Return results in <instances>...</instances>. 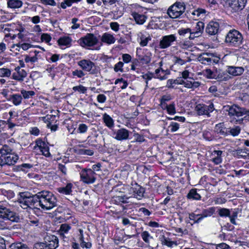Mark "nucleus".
Listing matches in <instances>:
<instances>
[{"instance_id": "f257e3e1", "label": "nucleus", "mask_w": 249, "mask_h": 249, "mask_svg": "<svg viewBox=\"0 0 249 249\" xmlns=\"http://www.w3.org/2000/svg\"><path fill=\"white\" fill-rule=\"evenodd\" d=\"M38 206L44 210H50L57 205L55 196L51 192L42 191L38 193Z\"/></svg>"}, {"instance_id": "f03ea898", "label": "nucleus", "mask_w": 249, "mask_h": 249, "mask_svg": "<svg viewBox=\"0 0 249 249\" xmlns=\"http://www.w3.org/2000/svg\"><path fill=\"white\" fill-rule=\"evenodd\" d=\"M0 164L1 165H13L18 159V156L7 145H3L0 149Z\"/></svg>"}, {"instance_id": "7ed1b4c3", "label": "nucleus", "mask_w": 249, "mask_h": 249, "mask_svg": "<svg viewBox=\"0 0 249 249\" xmlns=\"http://www.w3.org/2000/svg\"><path fill=\"white\" fill-rule=\"evenodd\" d=\"M38 193L32 195L28 192H23L20 193V198L18 199V202L20 206L24 209L28 208H37L38 206Z\"/></svg>"}, {"instance_id": "20e7f679", "label": "nucleus", "mask_w": 249, "mask_h": 249, "mask_svg": "<svg viewBox=\"0 0 249 249\" xmlns=\"http://www.w3.org/2000/svg\"><path fill=\"white\" fill-rule=\"evenodd\" d=\"M243 39V36L238 31L232 29L226 36L225 42L229 46L238 47L242 44Z\"/></svg>"}, {"instance_id": "39448f33", "label": "nucleus", "mask_w": 249, "mask_h": 249, "mask_svg": "<svg viewBox=\"0 0 249 249\" xmlns=\"http://www.w3.org/2000/svg\"><path fill=\"white\" fill-rule=\"evenodd\" d=\"M226 108V110L228 111L230 116H236L237 117L244 116V119L249 120V110L236 105L228 106Z\"/></svg>"}, {"instance_id": "423d86ee", "label": "nucleus", "mask_w": 249, "mask_h": 249, "mask_svg": "<svg viewBox=\"0 0 249 249\" xmlns=\"http://www.w3.org/2000/svg\"><path fill=\"white\" fill-rule=\"evenodd\" d=\"M197 59L202 64L209 65L218 63L220 58L213 53H203L198 56Z\"/></svg>"}, {"instance_id": "0eeeda50", "label": "nucleus", "mask_w": 249, "mask_h": 249, "mask_svg": "<svg viewBox=\"0 0 249 249\" xmlns=\"http://www.w3.org/2000/svg\"><path fill=\"white\" fill-rule=\"evenodd\" d=\"M185 6L183 3L176 2L171 6L167 10V14L172 18L180 17L185 12Z\"/></svg>"}, {"instance_id": "6e6552de", "label": "nucleus", "mask_w": 249, "mask_h": 249, "mask_svg": "<svg viewBox=\"0 0 249 249\" xmlns=\"http://www.w3.org/2000/svg\"><path fill=\"white\" fill-rule=\"evenodd\" d=\"M0 216L6 218L12 222H18L20 220V217L18 213L12 211L9 208L0 205Z\"/></svg>"}, {"instance_id": "1a4fd4ad", "label": "nucleus", "mask_w": 249, "mask_h": 249, "mask_svg": "<svg viewBox=\"0 0 249 249\" xmlns=\"http://www.w3.org/2000/svg\"><path fill=\"white\" fill-rule=\"evenodd\" d=\"M98 39L93 34H87L84 37L79 40V44L82 47H91L96 45Z\"/></svg>"}, {"instance_id": "9d476101", "label": "nucleus", "mask_w": 249, "mask_h": 249, "mask_svg": "<svg viewBox=\"0 0 249 249\" xmlns=\"http://www.w3.org/2000/svg\"><path fill=\"white\" fill-rule=\"evenodd\" d=\"M95 172L91 169H84L81 173V179L88 184L93 183L95 180Z\"/></svg>"}, {"instance_id": "9b49d317", "label": "nucleus", "mask_w": 249, "mask_h": 249, "mask_svg": "<svg viewBox=\"0 0 249 249\" xmlns=\"http://www.w3.org/2000/svg\"><path fill=\"white\" fill-rule=\"evenodd\" d=\"M44 240V242L42 243L49 249H56L58 247V239L54 235H47Z\"/></svg>"}, {"instance_id": "f8f14e48", "label": "nucleus", "mask_w": 249, "mask_h": 249, "mask_svg": "<svg viewBox=\"0 0 249 249\" xmlns=\"http://www.w3.org/2000/svg\"><path fill=\"white\" fill-rule=\"evenodd\" d=\"M176 40V37L174 35H170L162 36L160 41L159 47L160 49H166L172 44Z\"/></svg>"}, {"instance_id": "ddd939ff", "label": "nucleus", "mask_w": 249, "mask_h": 249, "mask_svg": "<svg viewBox=\"0 0 249 249\" xmlns=\"http://www.w3.org/2000/svg\"><path fill=\"white\" fill-rule=\"evenodd\" d=\"M247 0H230L229 5L234 12L241 11L245 6Z\"/></svg>"}, {"instance_id": "4468645a", "label": "nucleus", "mask_w": 249, "mask_h": 249, "mask_svg": "<svg viewBox=\"0 0 249 249\" xmlns=\"http://www.w3.org/2000/svg\"><path fill=\"white\" fill-rule=\"evenodd\" d=\"M219 28V25L218 22L211 21L207 25L205 31L209 35H215L218 32Z\"/></svg>"}, {"instance_id": "2eb2a0df", "label": "nucleus", "mask_w": 249, "mask_h": 249, "mask_svg": "<svg viewBox=\"0 0 249 249\" xmlns=\"http://www.w3.org/2000/svg\"><path fill=\"white\" fill-rule=\"evenodd\" d=\"M78 65L86 71H90L94 66V64L89 60L83 59L78 62Z\"/></svg>"}, {"instance_id": "dca6fc26", "label": "nucleus", "mask_w": 249, "mask_h": 249, "mask_svg": "<svg viewBox=\"0 0 249 249\" xmlns=\"http://www.w3.org/2000/svg\"><path fill=\"white\" fill-rule=\"evenodd\" d=\"M71 229V226L70 224L67 223L62 224L58 231L61 237L63 239L68 238V233Z\"/></svg>"}, {"instance_id": "f3484780", "label": "nucleus", "mask_w": 249, "mask_h": 249, "mask_svg": "<svg viewBox=\"0 0 249 249\" xmlns=\"http://www.w3.org/2000/svg\"><path fill=\"white\" fill-rule=\"evenodd\" d=\"M227 72L234 76L241 75L244 71V69L242 67L229 66Z\"/></svg>"}, {"instance_id": "a211bd4d", "label": "nucleus", "mask_w": 249, "mask_h": 249, "mask_svg": "<svg viewBox=\"0 0 249 249\" xmlns=\"http://www.w3.org/2000/svg\"><path fill=\"white\" fill-rule=\"evenodd\" d=\"M131 191L135 197L140 199L143 196L144 189L136 184L135 186L131 188Z\"/></svg>"}, {"instance_id": "6ab92c4d", "label": "nucleus", "mask_w": 249, "mask_h": 249, "mask_svg": "<svg viewBox=\"0 0 249 249\" xmlns=\"http://www.w3.org/2000/svg\"><path fill=\"white\" fill-rule=\"evenodd\" d=\"M128 131L125 129L122 128L117 131L115 139L118 140H126L128 138Z\"/></svg>"}, {"instance_id": "aec40b11", "label": "nucleus", "mask_w": 249, "mask_h": 249, "mask_svg": "<svg viewBox=\"0 0 249 249\" xmlns=\"http://www.w3.org/2000/svg\"><path fill=\"white\" fill-rule=\"evenodd\" d=\"M248 152L249 150L246 148L243 149L238 148L233 151V154L235 157H237L238 158H245L249 155Z\"/></svg>"}, {"instance_id": "412c9836", "label": "nucleus", "mask_w": 249, "mask_h": 249, "mask_svg": "<svg viewBox=\"0 0 249 249\" xmlns=\"http://www.w3.org/2000/svg\"><path fill=\"white\" fill-rule=\"evenodd\" d=\"M101 40L102 42L107 44H111L114 43L116 40L113 35L107 33H105L103 35Z\"/></svg>"}, {"instance_id": "4be33fe9", "label": "nucleus", "mask_w": 249, "mask_h": 249, "mask_svg": "<svg viewBox=\"0 0 249 249\" xmlns=\"http://www.w3.org/2000/svg\"><path fill=\"white\" fill-rule=\"evenodd\" d=\"M7 4L8 8L12 9H18L20 8L22 6L23 2L20 0H8Z\"/></svg>"}, {"instance_id": "5701e85b", "label": "nucleus", "mask_w": 249, "mask_h": 249, "mask_svg": "<svg viewBox=\"0 0 249 249\" xmlns=\"http://www.w3.org/2000/svg\"><path fill=\"white\" fill-rule=\"evenodd\" d=\"M103 120L106 125L109 128H111L114 126V120L107 113H105L103 116Z\"/></svg>"}, {"instance_id": "b1692460", "label": "nucleus", "mask_w": 249, "mask_h": 249, "mask_svg": "<svg viewBox=\"0 0 249 249\" xmlns=\"http://www.w3.org/2000/svg\"><path fill=\"white\" fill-rule=\"evenodd\" d=\"M72 184L69 183L65 187H59L57 189L58 192L64 195H70L72 192Z\"/></svg>"}, {"instance_id": "393cba45", "label": "nucleus", "mask_w": 249, "mask_h": 249, "mask_svg": "<svg viewBox=\"0 0 249 249\" xmlns=\"http://www.w3.org/2000/svg\"><path fill=\"white\" fill-rule=\"evenodd\" d=\"M204 23L202 21H198L196 23L195 28L192 30L194 32L196 36H200L203 32Z\"/></svg>"}, {"instance_id": "a878e982", "label": "nucleus", "mask_w": 249, "mask_h": 249, "mask_svg": "<svg viewBox=\"0 0 249 249\" xmlns=\"http://www.w3.org/2000/svg\"><path fill=\"white\" fill-rule=\"evenodd\" d=\"M208 107H207L206 105L198 104L196 107V110L199 115H207L209 116L208 114V111L207 109Z\"/></svg>"}, {"instance_id": "bb28decb", "label": "nucleus", "mask_w": 249, "mask_h": 249, "mask_svg": "<svg viewBox=\"0 0 249 249\" xmlns=\"http://www.w3.org/2000/svg\"><path fill=\"white\" fill-rule=\"evenodd\" d=\"M8 100L11 101L14 105L18 106L21 103L22 97L21 95L15 94L10 95Z\"/></svg>"}, {"instance_id": "cd10ccee", "label": "nucleus", "mask_w": 249, "mask_h": 249, "mask_svg": "<svg viewBox=\"0 0 249 249\" xmlns=\"http://www.w3.org/2000/svg\"><path fill=\"white\" fill-rule=\"evenodd\" d=\"M165 71H166L163 70L161 67H159V68L155 70V73H154V78H158L160 80L167 79L166 74H164L163 75L161 74H158V73H160V72H161V73H164V72H165Z\"/></svg>"}, {"instance_id": "c85d7f7f", "label": "nucleus", "mask_w": 249, "mask_h": 249, "mask_svg": "<svg viewBox=\"0 0 249 249\" xmlns=\"http://www.w3.org/2000/svg\"><path fill=\"white\" fill-rule=\"evenodd\" d=\"M187 198L194 200H199L201 198V196L197 193L196 189H192L188 194Z\"/></svg>"}, {"instance_id": "c756f323", "label": "nucleus", "mask_w": 249, "mask_h": 249, "mask_svg": "<svg viewBox=\"0 0 249 249\" xmlns=\"http://www.w3.org/2000/svg\"><path fill=\"white\" fill-rule=\"evenodd\" d=\"M133 15L135 20L138 24H142L145 21L146 17L144 15L137 13H134Z\"/></svg>"}, {"instance_id": "7c9ffc66", "label": "nucleus", "mask_w": 249, "mask_h": 249, "mask_svg": "<svg viewBox=\"0 0 249 249\" xmlns=\"http://www.w3.org/2000/svg\"><path fill=\"white\" fill-rule=\"evenodd\" d=\"M71 39L69 36L60 37L57 41L59 45L68 46L71 44Z\"/></svg>"}, {"instance_id": "2f4dec72", "label": "nucleus", "mask_w": 249, "mask_h": 249, "mask_svg": "<svg viewBox=\"0 0 249 249\" xmlns=\"http://www.w3.org/2000/svg\"><path fill=\"white\" fill-rule=\"evenodd\" d=\"M32 167L33 165L29 163H23L17 166L18 171H22L25 173L28 172L29 170Z\"/></svg>"}, {"instance_id": "473e14b6", "label": "nucleus", "mask_w": 249, "mask_h": 249, "mask_svg": "<svg viewBox=\"0 0 249 249\" xmlns=\"http://www.w3.org/2000/svg\"><path fill=\"white\" fill-rule=\"evenodd\" d=\"M216 208L214 207H212L209 208L207 209H204L202 211V214H203V216L206 217L208 216H211L215 212Z\"/></svg>"}, {"instance_id": "72a5a7b5", "label": "nucleus", "mask_w": 249, "mask_h": 249, "mask_svg": "<svg viewBox=\"0 0 249 249\" xmlns=\"http://www.w3.org/2000/svg\"><path fill=\"white\" fill-rule=\"evenodd\" d=\"M21 94L25 99L33 97L35 95V92L32 90L27 91L24 89L21 90Z\"/></svg>"}, {"instance_id": "f704fd0d", "label": "nucleus", "mask_w": 249, "mask_h": 249, "mask_svg": "<svg viewBox=\"0 0 249 249\" xmlns=\"http://www.w3.org/2000/svg\"><path fill=\"white\" fill-rule=\"evenodd\" d=\"M215 78L216 79L219 80H223L226 79V73L225 71H221V70L215 71Z\"/></svg>"}, {"instance_id": "c9c22d12", "label": "nucleus", "mask_w": 249, "mask_h": 249, "mask_svg": "<svg viewBox=\"0 0 249 249\" xmlns=\"http://www.w3.org/2000/svg\"><path fill=\"white\" fill-rule=\"evenodd\" d=\"M10 249H29L28 247L21 243H17L12 244L10 246Z\"/></svg>"}, {"instance_id": "e433bc0d", "label": "nucleus", "mask_w": 249, "mask_h": 249, "mask_svg": "<svg viewBox=\"0 0 249 249\" xmlns=\"http://www.w3.org/2000/svg\"><path fill=\"white\" fill-rule=\"evenodd\" d=\"M15 71L20 75V79H19V81L22 82L23 81L24 78L27 76V72L23 69H21L20 67H18L15 69Z\"/></svg>"}, {"instance_id": "4c0bfd02", "label": "nucleus", "mask_w": 249, "mask_h": 249, "mask_svg": "<svg viewBox=\"0 0 249 249\" xmlns=\"http://www.w3.org/2000/svg\"><path fill=\"white\" fill-rule=\"evenodd\" d=\"M218 214L221 217H229L230 215V211L224 208H220L218 210Z\"/></svg>"}, {"instance_id": "58836bf2", "label": "nucleus", "mask_w": 249, "mask_h": 249, "mask_svg": "<svg viewBox=\"0 0 249 249\" xmlns=\"http://www.w3.org/2000/svg\"><path fill=\"white\" fill-rule=\"evenodd\" d=\"M229 133L233 136H237L240 132V127L238 126H236L232 128H229Z\"/></svg>"}, {"instance_id": "ea45409f", "label": "nucleus", "mask_w": 249, "mask_h": 249, "mask_svg": "<svg viewBox=\"0 0 249 249\" xmlns=\"http://www.w3.org/2000/svg\"><path fill=\"white\" fill-rule=\"evenodd\" d=\"M164 107L166 108L167 111L169 114H174L176 113L175 105L174 103L169 105L165 104Z\"/></svg>"}, {"instance_id": "a19ab883", "label": "nucleus", "mask_w": 249, "mask_h": 249, "mask_svg": "<svg viewBox=\"0 0 249 249\" xmlns=\"http://www.w3.org/2000/svg\"><path fill=\"white\" fill-rule=\"evenodd\" d=\"M11 71L6 68L0 69V76L9 77L11 75Z\"/></svg>"}, {"instance_id": "79ce46f5", "label": "nucleus", "mask_w": 249, "mask_h": 249, "mask_svg": "<svg viewBox=\"0 0 249 249\" xmlns=\"http://www.w3.org/2000/svg\"><path fill=\"white\" fill-rule=\"evenodd\" d=\"M169 127L171 128V131L172 132H174L179 129V124L176 122H171Z\"/></svg>"}, {"instance_id": "37998d69", "label": "nucleus", "mask_w": 249, "mask_h": 249, "mask_svg": "<svg viewBox=\"0 0 249 249\" xmlns=\"http://www.w3.org/2000/svg\"><path fill=\"white\" fill-rule=\"evenodd\" d=\"M142 237L143 240L146 243H149V237L152 238V237H150V234L147 231H144L142 233Z\"/></svg>"}, {"instance_id": "c03bdc74", "label": "nucleus", "mask_w": 249, "mask_h": 249, "mask_svg": "<svg viewBox=\"0 0 249 249\" xmlns=\"http://www.w3.org/2000/svg\"><path fill=\"white\" fill-rule=\"evenodd\" d=\"M124 65V63L122 62H119L117 63L114 66V70L116 72H118L119 71H120L122 72L123 71V67Z\"/></svg>"}, {"instance_id": "a18cd8bd", "label": "nucleus", "mask_w": 249, "mask_h": 249, "mask_svg": "<svg viewBox=\"0 0 249 249\" xmlns=\"http://www.w3.org/2000/svg\"><path fill=\"white\" fill-rule=\"evenodd\" d=\"M73 76H76L78 78H81L84 76L85 74L82 70H76L72 72Z\"/></svg>"}, {"instance_id": "49530a36", "label": "nucleus", "mask_w": 249, "mask_h": 249, "mask_svg": "<svg viewBox=\"0 0 249 249\" xmlns=\"http://www.w3.org/2000/svg\"><path fill=\"white\" fill-rule=\"evenodd\" d=\"M191 30L190 28L181 29L178 30V33L180 36H185L186 34L191 33Z\"/></svg>"}, {"instance_id": "de8ad7c7", "label": "nucleus", "mask_w": 249, "mask_h": 249, "mask_svg": "<svg viewBox=\"0 0 249 249\" xmlns=\"http://www.w3.org/2000/svg\"><path fill=\"white\" fill-rule=\"evenodd\" d=\"M8 125V128L12 132H14L15 130L16 129V127H18V125H17L16 124H14L12 122H9V121H8V123H6V125Z\"/></svg>"}, {"instance_id": "09e8293b", "label": "nucleus", "mask_w": 249, "mask_h": 249, "mask_svg": "<svg viewBox=\"0 0 249 249\" xmlns=\"http://www.w3.org/2000/svg\"><path fill=\"white\" fill-rule=\"evenodd\" d=\"M119 83H123V86H122L121 87L122 89H125L128 85L127 82L126 81L124 80V79L123 78L117 79L116 80V81L115 82V84H117Z\"/></svg>"}, {"instance_id": "8fccbe9b", "label": "nucleus", "mask_w": 249, "mask_h": 249, "mask_svg": "<svg viewBox=\"0 0 249 249\" xmlns=\"http://www.w3.org/2000/svg\"><path fill=\"white\" fill-rule=\"evenodd\" d=\"M139 58L141 60V61L142 63V64H147L151 61L150 57L147 55H144L142 57L140 56Z\"/></svg>"}, {"instance_id": "3c124183", "label": "nucleus", "mask_w": 249, "mask_h": 249, "mask_svg": "<svg viewBox=\"0 0 249 249\" xmlns=\"http://www.w3.org/2000/svg\"><path fill=\"white\" fill-rule=\"evenodd\" d=\"M37 57L36 56H30L29 55H26L25 58V61L26 63H28L29 62H35L37 61Z\"/></svg>"}, {"instance_id": "603ef678", "label": "nucleus", "mask_w": 249, "mask_h": 249, "mask_svg": "<svg viewBox=\"0 0 249 249\" xmlns=\"http://www.w3.org/2000/svg\"><path fill=\"white\" fill-rule=\"evenodd\" d=\"M78 130L80 133H85L88 130V126L86 124H80L78 128Z\"/></svg>"}, {"instance_id": "864d4df0", "label": "nucleus", "mask_w": 249, "mask_h": 249, "mask_svg": "<svg viewBox=\"0 0 249 249\" xmlns=\"http://www.w3.org/2000/svg\"><path fill=\"white\" fill-rule=\"evenodd\" d=\"M4 220H8L6 218H3V216H0V230H3L7 226L6 223Z\"/></svg>"}, {"instance_id": "5fc2aeb1", "label": "nucleus", "mask_w": 249, "mask_h": 249, "mask_svg": "<svg viewBox=\"0 0 249 249\" xmlns=\"http://www.w3.org/2000/svg\"><path fill=\"white\" fill-rule=\"evenodd\" d=\"M206 74L207 76L210 78H215V71H213L210 69H206L205 71Z\"/></svg>"}, {"instance_id": "6e6d98bb", "label": "nucleus", "mask_w": 249, "mask_h": 249, "mask_svg": "<svg viewBox=\"0 0 249 249\" xmlns=\"http://www.w3.org/2000/svg\"><path fill=\"white\" fill-rule=\"evenodd\" d=\"M41 152L42 154L46 157H49L50 156V153L49 152V148L48 147H45V146L42 148L40 149Z\"/></svg>"}, {"instance_id": "4d7b16f0", "label": "nucleus", "mask_w": 249, "mask_h": 249, "mask_svg": "<svg viewBox=\"0 0 249 249\" xmlns=\"http://www.w3.org/2000/svg\"><path fill=\"white\" fill-rule=\"evenodd\" d=\"M41 2L44 4L50 5L52 6H55L56 2L54 0H40Z\"/></svg>"}, {"instance_id": "13d9d810", "label": "nucleus", "mask_w": 249, "mask_h": 249, "mask_svg": "<svg viewBox=\"0 0 249 249\" xmlns=\"http://www.w3.org/2000/svg\"><path fill=\"white\" fill-rule=\"evenodd\" d=\"M171 99L170 95H163L161 99V104L165 106V102L170 100Z\"/></svg>"}, {"instance_id": "bf43d9fd", "label": "nucleus", "mask_w": 249, "mask_h": 249, "mask_svg": "<svg viewBox=\"0 0 249 249\" xmlns=\"http://www.w3.org/2000/svg\"><path fill=\"white\" fill-rule=\"evenodd\" d=\"M110 27L111 29L115 32H117L119 29V25L117 22H111L110 23Z\"/></svg>"}, {"instance_id": "052dcab7", "label": "nucleus", "mask_w": 249, "mask_h": 249, "mask_svg": "<svg viewBox=\"0 0 249 249\" xmlns=\"http://www.w3.org/2000/svg\"><path fill=\"white\" fill-rule=\"evenodd\" d=\"M41 38L42 41H44L46 42H49L51 39V37L47 34H43L41 35Z\"/></svg>"}, {"instance_id": "680f3d73", "label": "nucleus", "mask_w": 249, "mask_h": 249, "mask_svg": "<svg viewBox=\"0 0 249 249\" xmlns=\"http://www.w3.org/2000/svg\"><path fill=\"white\" fill-rule=\"evenodd\" d=\"M206 13L205 10L203 9H198L193 12L194 15L199 17L201 15H204Z\"/></svg>"}, {"instance_id": "e2e57ef3", "label": "nucleus", "mask_w": 249, "mask_h": 249, "mask_svg": "<svg viewBox=\"0 0 249 249\" xmlns=\"http://www.w3.org/2000/svg\"><path fill=\"white\" fill-rule=\"evenodd\" d=\"M97 99L98 102L103 103L106 100V97L104 94H100L97 96Z\"/></svg>"}, {"instance_id": "0e129e2a", "label": "nucleus", "mask_w": 249, "mask_h": 249, "mask_svg": "<svg viewBox=\"0 0 249 249\" xmlns=\"http://www.w3.org/2000/svg\"><path fill=\"white\" fill-rule=\"evenodd\" d=\"M34 249H49L42 243H37L35 245Z\"/></svg>"}, {"instance_id": "69168bd1", "label": "nucleus", "mask_w": 249, "mask_h": 249, "mask_svg": "<svg viewBox=\"0 0 249 249\" xmlns=\"http://www.w3.org/2000/svg\"><path fill=\"white\" fill-rule=\"evenodd\" d=\"M123 60L125 63H128L131 60V56L128 54H124L122 56Z\"/></svg>"}, {"instance_id": "338daca9", "label": "nucleus", "mask_w": 249, "mask_h": 249, "mask_svg": "<svg viewBox=\"0 0 249 249\" xmlns=\"http://www.w3.org/2000/svg\"><path fill=\"white\" fill-rule=\"evenodd\" d=\"M142 77L147 80H151L152 78H154V73L148 72L142 75Z\"/></svg>"}, {"instance_id": "774afa93", "label": "nucleus", "mask_w": 249, "mask_h": 249, "mask_svg": "<svg viewBox=\"0 0 249 249\" xmlns=\"http://www.w3.org/2000/svg\"><path fill=\"white\" fill-rule=\"evenodd\" d=\"M217 249H230V247L225 243H221L217 246Z\"/></svg>"}]
</instances>
